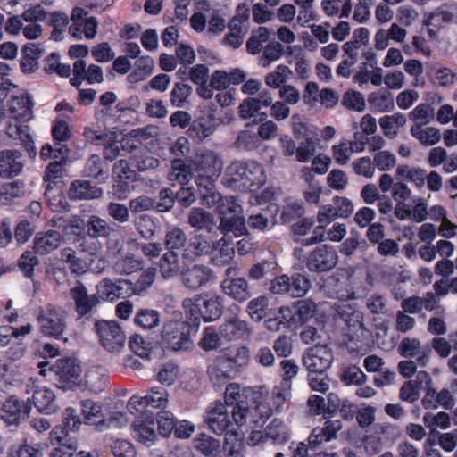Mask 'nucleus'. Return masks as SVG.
<instances>
[{
	"label": "nucleus",
	"mask_w": 457,
	"mask_h": 457,
	"mask_svg": "<svg viewBox=\"0 0 457 457\" xmlns=\"http://www.w3.org/2000/svg\"><path fill=\"white\" fill-rule=\"evenodd\" d=\"M266 181L263 165L254 160L234 161L225 170L224 183L241 191H256Z\"/></svg>",
	"instance_id": "1"
},
{
	"label": "nucleus",
	"mask_w": 457,
	"mask_h": 457,
	"mask_svg": "<svg viewBox=\"0 0 457 457\" xmlns=\"http://www.w3.org/2000/svg\"><path fill=\"white\" fill-rule=\"evenodd\" d=\"M232 428H241L262 426L272 415V408L262 395L255 396L251 404L237 401L230 410Z\"/></svg>",
	"instance_id": "2"
},
{
	"label": "nucleus",
	"mask_w": 457,
	"mask_h": 457,
	"mask_svg": "<svg viewBox=\"0 0 457 457\" xmlns=\"http://www.w3.org/2000/svg\"><path fill=\"white\" fill-rule=\"evenodd\" d=\"M186 318L195 324L201 320L210 322L219 319L223 311L222 297L215 294L196 295L182 302Z\"/></svg>",
	"instance_id": "3"
},
{
	"label": "nucleus",
	"mask_w": 457,
	"mask_h": 457,
	"mask_svg": "<svg viewBox=\"0 0 457 457\" xmlns=\"http://www.w3.org/2000/svg\"><path fill=\"white\" fill-rule=\"evenodd\" d=\"M196 178L197 186L210 187L212 180H216L222 170L223 162L220 156L212 150H204L195 154L191 159Z\"/></svg>",
	"instance_id": "4"
},
{
	"label": "nucleus",
	"mask_w": 457,
	"mask_h": 457,
	"mask_svg": "<svg viewBox=\"0 0 457 457\" xmlns=\"http://www.w3.org/2000/svg\"><path fill=\"white\" fill-rule=\"evenodd\" d=\"M204 421L207 428L217 436H226L230 431H237L232 428L230 410L220 401H214L208 404L204 415Z\"/></svg>",
	"instance_id": "5"
},
{
	"label": "nucleus",
	"mask_w": 457,
	"mask_h": 457,
	"mask_svg": "<svg viewBox=\"0 0 457 457\" xmlns=\"http://www.w3.org/2000/svg\"><path fill=\"white\" fill-rule=\"evenodd\" d=\"M95 328L102 346L107 351L117 352L124 346L126 337L118 322L100 320Z\"/></svg>",
	"instance_id": "6"
},
{
	"label": "nucleus",
	"mask_w": 457,
	"mask_h": 457,
	"mask_svg": "<svg viewBox=\"0 0 457 457\" xmlns=\"http://www.w3.org/2000/svg\"><path fill=\"white\" fill-rule=\"evenodd\" d=\"M169 401L168 392L163 388L152 387L145 395H134L127 403L129 412L137 413L143 411L147 407L155 409L165 408Z\"/></svg>",
	"instance_id": "7"
},
{
	"label": "nucleus",
	"mask_w": 457,
	"mask_h": 457,
	"mask_svg": "<svg viewBox=\"0 0 457 457\" xmlns=\"http://www.w3.org/2000/svg\"><path fill=\"white\" fill-rule=\"evenodd\" d=\"M337 261L336 249L328 245H321L311 252L306 260V267L310 271L326 272L332 270Z\"/></svg>",
	"instance_id": "8"
},
{
	"label": "nucleus",
	"mask_w": 457,
	"mask_h": 457,
	"mask_svg": "<svg viewBox=\"0 0 457 457\" xmlns=\"http://www.w3.org/2000/svg\"><path fill=\"white\" fill-rule=\"evenodd\" d=\"M238 274V269L236 266H230L226 270L227 278L221 282L222 292L237 302H245L250 295L249 285L245 278L236 277Z\"/></svg>",
	"instance_id": "9"
},
{
	"label": "nucleus",
	"mask_w": 457,
	"mask_h": 457,
	"mask_svg": "<svg viewBox=\"0 0 457 457\" xmlns=\"http://www.w3.org/2000/svg\"><path fill=\"white\" fill-rule=\"evenodd\" d=\"M82 369L74 356L59 360V389L68 390L81 384Z\"/></svg>",
	"instance_id": "10"
},
{
	"label": "nucleus",
	"mask_w": 457,
	"mask_h": 457,
	"mask_svg": "<svg viewBox=\"0 0 457 457\" xmlns=\"http://www.w3.org/2000/svg\"><path fill=\"white\" fill-rule=\"evenodd\" d=\"M131 436L140 444L150 446L157 439L155 432V422L154 414L150 411H145L137 418L131 425Z\"/></svg>",
	"instance_id": "11"
},
{
	"label": "nucleus",
	"mask_w": 457,
	"mask_h": 457,
	"mask_svg": "<svg viewBox=\"0 0 457 457\" xmlns=\"http://www.w3.org/2000/svg\"><path fill=\"white\" fill-rule=\"evenodd\" d=\"M332 361V351L326 345H317L303 355V363L309 371H326Z\"/></svg>",
	"instance_id": "12"
},
{
	"label": "nucleus",
	"mask_w": 457,
	"mask_h": 457,
	"mask_svg": "<svg viewBox=\"0 0 457 457\" xmlns=\"http://www.w3.org/2000/svg\"><path fill=\"white\" fill-rule=\"evenodd\" d=\"M239 370L225 352L215 358L208 368V375L212 382L220 385L233 378Z\"/></svg>",
	"instance_id": "13"
},
{
	"label": "nucleus",
	"mask_w": 457,
	"mask_h": 457,
	"mask_svg": "<svg viewBox=\"0 0 457 457\" xmlns=\"http://www.w3.org/2000/svg\"><path fill=\"white\" fill-rule=\"evenodd\" d=\"M31 408L29 399L23 401L12 395L3 403L1 418L9 425L16 424L29 416Z\"/></svg>",
	"instance_id": "14"
},
{
	"label": "nucleus",
	"mask_w": 457,
	"mask_h": 457,
	"mask_svg": "<svg viewBox=\"0 0 457 457\" xmlns=\"http://www.w3.org/2000/svg\"><path fill=\"white\" fill-rule=\"evenodd\" d=\"M184 328L185 323L182 321L171 320L164 324L162 337L169 348L178 351L187 347L189 339Z\"/></svg>",
	"instance_id": "15"
},
{
	"label": "nucleus",
	"mask_w": 457,
	"mask_h": 457,
	"mask_svg": "<svg viewBox=\"0 0 457 457\" xmlns=\"http://www.w3.org/2000/svg\"><path fill=\"white\" fill-rule=\"evenodd\" d=\"M183 286L191 290H196L206 285L213 277L212 270L204 265L194 264L181 272Z\"/></svg>",
	"instance_id": "16"
},
{
	"label": "nucleus",
	"mask_w": 457,
	"mask_h": 457,
	"mask_svg": "<svg viewBox=\"0 0 457 457\" xmlns=\"http://www.w3.org/2000/svg\"><path fill=\"white\" fill-rule=\"evenodd\" d=\"M220 124V119L213 113H209L206 117L194 120L189 126L187 135L194 140L202 141L212 136Z\"/></svg>",
	"instance_id": "17"
},
{
	"label": "nucleus",
	"mask_w": 457,
	"mask_h": 457,
	"mask_svg": "<svg viewBox=\"0 0 457 457\" xmlns=\"http://www.w3.org/2000/svg\"><path fill=\"white\" fill-rule=\"evenodd\" d=\"M33 103L28 94L12 96L8 102V111L11 119L19 122H27L33 117Z\"/></svg>",
	"instance_id": "18"
},
{
	"label": "nucleus",
	"mask_w": 457,
	"mask_h": 457,
	"mask_svg": "<svg viewBox=\"0 0 457 457\" xmlns=\"http://www.w3.org/2000/svg\"><path fill=\"white\" fill-rule=\"evenodd\" d=\"M131 282L126 279H119L116 282L104 278L97 285V293L105 301L113 302L124 297L131 290Z\"/></svg>",
	"instance_id": "19"
},
{
	"label": "nucleus",
	"mask_w": 457,
	"mask_h": 457,
	"mask_svg": "<svg viewBox=\"0 0 457 457\" xmlns=\"http://www.w3.org/2000/svg\"><path fill=\"white\" fill-rule=\"evenodd\" d=\"M43 187L46 202L51 210L55 212L57 208V161H54L46 166L43 178Z\"/></svg>",
	"instance_id": "20"
},
{
	"label": "nucleus",
	"mask_w": 457,
	"mask_h": 457,
	"mask_svg": "<svg viewBox=\"0 0 457 457\" xmlns=\"http://www.w3.org/2000/svg\"><path fill=\"white\" fill-rule=\"evenodd\" d=\"M18 151L4 150L0 152V177L9 179L19 175L23 163Z\"/></svg>",
	"instance_id": "21"
},
{
	"label": "nucleus",
	"mask_w": 457,
	"mask_h": 457,
	"mask_svg": "<svg viewBox=\"0 0 457 457\" xmlns=\"http://www.w3.org/2000/svg\"><path fill=\"white\" fill-rule=\"evenodd\" d=\"M341 428L342 425L339 420H327L324 427L314 428L308 437L310 448L314 449L320 444L334 439Z\"/></svg>",
	"instance_id": "22"
},
{
	"label": "nucleus",
	"mask_w": 457,
	"mask_h": 457,
	"mask_svg": "<svg viewBox=\"0 0 457 457\" xmlns=\"http://www.w3.org/2000/svg\"><path fill=\"white\" fill-rule=\"evenodd\" d=\"M426 178V170L420 167L401 164L395 170V179L397 180L411 183L418 190H421L424 187Z\"/></svg>",
	"instance_id": "23"
},
{
	"label": "nucleus",
	"mask_w": 457,
	"mask_h": 457,
	"mask_svg": "<svg viewBox=\"0 0 457 457\" xmlns=\"http://www.w3.org/2000/svg\"><path fill=\"white\" fill-rule=\"evenodd\" d=\"M71 295L76 303V310L79 316H84L97 304L98 297L96 295H89L86 287L79 284L71 289Z\"/></svg>",
	"instance_id": "24"
},
{
	"label": "nucleus",
	"mask_w": 457,
	"mask_h": 457,
	"mask_svg": "<svg viewBox=\"0 0 457 457\" xmlns=\"http://www.w3.org/2000/svg\"><path fill=\"white\" fill-rule=\"evenodd\" d=\"M268 440L275 445H285L292 436L289 425L280 418H274L265 427Z\"/></svg>",
	"instance_id": "25"
},
{
	"label": "nucleus",
	"mask_w": 457,
	"mask_h": 457,
	"mask_svg": "<svg viewBox=\"0 0 457 457\" xmlns=\"http://www.w3.org/2000/svg\"><path fill=\"white\" fill-rule=\"evenodd\" d=\"M292 385L286 381H280V383L275 386L270 393V396L262 395L267 399L270 406L272 408V413L281 412L284 409L285 404L291 398Z\"/></svg>",
	"instance_id": "26"
},
{
	"label": "nucleus",
	"mask_w": 457,
	"mask_h": 457,
	"mask_svg": "<svg viewBox=\"0 0 457 457\" xmlns=\"http://www.w3.org/2000/svg\"><path fill=\"white\" fill-rule=\"evenodd\" d=\"M220 334L228 339L232 338H248L251 336V329L246 321L234 316L220 326Z\"/></svg>",
	"instance_id": "27"
},
{
	"label": "nucleus",
	"mask_w": 457,
	"mask_h": 457,
	"mask_svg": "<svg viewBox=\"0 0 457 457\" xmlns=\"http://www.w3.org/2000/svg\"><path fill=\"white\" fill-rule=\"evenodd\" d=\"M193 447L205 457H218L220 455V441L205 433L198 434L193 439Z\"/></svg>",
	"instance_id": "28"
},
{
	"label": "nucleus",
	"mask_w": 457,
	"mask_h": 457,
	"mask_svg": "<svg viewBox=\"0 0 457 457\" xmlns=\"http://www.w3.org/2000/svg\"><path fill=\"white\" fill-rule=\"evenodd\" d=\"M234 255L235 250L231 242L222 237L213 245L211 252V260L215 266L221 267L228 264Z\"/></svg>",
	"instance_id": "29"
},
{
	"label": "nucleus",
	"mask_w": 457,
	"mask_h": 457,
	"mask_svg": "<svg viewBox=\"0 0 457 457\" xmlns=\"http://www.w3.org/2000/svg\"><path fill=\"white\" fill-rule=\"evenodd\" d=\"M68 195L71 199H96L102 196L103 190L89 181L77 180L71 183Z\"/></svg>",
	"instance_id": "30"
},
{
	"label": "nucleus",
	"mask_w": 457,
	"mask_h": 457,
	"mask_svg": "<svg viewBox=\"0 0 457 457\" xmlns=\"http://www.w3.org/2000/svg\"><path fill=\"white\" fill-rule=\"evenodd\" d=\"M363 151V141L358 145V142L341 141L333 145L332 155L335 162L339 165H345L348 162L353 153Z\"/></svg>",
	"instance_id": "31"
},
{
	"label": "nucleus",
	"mask_w": 457,
	"mask_h": 457,
	"mask_svg": "<svg viewBox=\"0 0 457 457\" xmlns=\"http://www.w3.org/2000/svg\"><path fill=\"white\" fill-rule=\"evenodd\" d=\"M411 135L419 140L421 145H433L439 142L441 134L438 129L427 127L420 123H415L411 127Z\"/></svg>",
	"instance_id": "32"
},
{
	"label": "nucleus",
	"mask_w": 457,
	"mask_h": 457,
	"mask_svg": "<svg viewBox=\"0 0 457 457\" xmlns=\"http://www.w3.org/2000/svg\"><path fill=\"white\" fill-rule=\"evenodd\" d=\"M72 71L77 74H83L85 80L90 85L102 83L104 81L102 68L93 63L87 67V63L83 60H77L73 63Z\"/></svg>",
	"instance_id": "33"
},
{
	"label": "nucleus",
	"mask_w": 457,
	"mask_h": 457,
	"mask_svg": "<svg viewBox=\"0 0 457 457\" xmlns=\"http://www.w3.org/2000/svg\"><path fill=\"white\" fill-rule=\"evenodd\" d=\"M379 126L384 135L388 138H394L398 134V131L406 123L404 114L395 112L392 115H385L379 119Z\"/></svg>",
	"instance_id": "34"
},
{
	"label": "nucleus",
	"mask_w": 457,
	"mask_h": 457,
	"mask_svg": "<svg viewBox=\"0 0 457 457\" xmlns=\"http://www.w3.org/2000/svg\"><path fill=\"white\" fill-rule=\"evenodd\" d=\"M218 228L224 235L232 233L236 237H240L246 232L245 218L243 215L221 217Z\"/></svg>",
	"instance_id": "35"
},
{
	"label": "nucleus",
	"mask_w": 457,
	"mask_h": 457,
	"mask_svg": "<svg viewBox=\"0 0 457 457\" xmlns=\"http://www.w3.org/2000/svg\"><path fill=\"white\" fill-rule=\"evenodd\" d=\"M159 271L165 279L171 278L182 271L180 270L179 256L175 252L170 251L162 256L159 262Z\"/></svg>",
	"instance_id": "36"
},
{
	"label": "nucleus",
	"mask_w": 457,
	"mask_h": 457,
	"mask_svg": "<svg viewBox=\"0 0 457 457\" xmlns=\"http://www.w3.org/2000/svg\"><path fill=\"white\" fill-rule=\"evenodd\" d=\"M193 172H195V170L191 159L188 160L187 162L180 159H175L171 162V170L169 173V179L183 185L189 180Z\"/></svg>",
	"instance_id": "37"
},
{
	"label": "nucleus",
	"mask_w": 457,
	"mask_h": 457,
	"mask_svg": "<svg viewBox=\"0 0 457 457\" xmlns=\"http://www.w3.org/2000/svg\"><path fill=\"white\" fill-rule=\"evenodd\" d=\"M54 393L49 389H39L33 395V403L38 411L50 414L55 411Z\"/></svg>",
	"instance_id": "38"
},
{
	"label": "nucleus",
	"mask_w": 457,
	"mask_h": 457,
	"mask_svg": "<svg viewBox=\"0 0 457 457\" xmlns=\"http://www.w3.org/2000/svg\"><path fill=\"white\" fill-rule=\"evenodd\" d=\"M29 130V128L25 125H10L7 129V134L12 137L21 140L29 155L34 158L37 155V150L34 146V141Z\"/></svg>",
	"instance_id": "39"
},
{
	"label": "nucleus",
	"mask_w": 457,
	"mask_h": 457,
	"mask_svg": "<svg viewBox=\"0 0 457 457\" xmlns=\"http://www.w3.org/2000/svg\"><path fill=\"white\" fill-rule=\"evenodd\" d=\"M86 228L88 237L93 239L108 237L112 232V228L108 222L96 215H91L88 218Z\"/></svg>",
	"instance_id": "40"
},
{
	"label": "nucleus",
	"mask_w": 457,
	"mask_h": 457,
	"mask_svg": "<svg viewBox=\"0 0 457 457\" xmlns=\"http://www.w3.org/2000/svg\"><path fill=\"white\" fill-rule=\"evenodd\" d=\"M38 322L44 335L54 337L57 336V313L54 306H47L41 311Z\"/></svg>",
	"instance_id": "41"
},
{
	"label": "nucleus",
	"mask_w": 457,
	"mask_h": 457,
	"mask_svg": "<svg viewBox=\"0 0 457 457\" xmlns=\"http://www.w3.org/2000/svg\"><path fill=\"white\" fill-rule=\"evenodd\" d=\"M244 444L238 431L228 432L224 438L223 450L227 457H244Z\"/></svg>",
	"instance_id": "42"
},
{
	"label": "nucleus",
	"mask_w": 457,
	"mask_h": 457,
	"mask_svg": "<svg viewBox=\"0 0 457 457\" xmlns=\"http://www.w3.org/2000/svg\"><path fill=\"white\" fill-rule=\"evenodd\" d=\"M82 414L87 425L98 426L104 421L101 404L91 400L81 402Z\"/></svg>",
	"instance_id": "43"
},
{
	"label": "nucleus",
	"mask_w": 457,
	"mask_h": 457,
	"mask_svg": "<svg viewBox=\"0 0 457 457\" xmlns=\"http://www.w3.org/2000/svg\"><path fill=\"white\" fill-rule=\"evenodd\" d=\"M291 70L283 64L278 65L273 71L267 73L264 77L265 85L273 89H279L289 79Z\"/></svg>",
	"instance_id": "44"
},
{
	"label": "nucleus",
	"mask_w": 457,
	"mask_h": 457,
	"mask_svg": "<svg viewBox=\"0 0 457 457\" xmlns=\"http://www.w3.org/2000/svg\"><path fill=\"white\" fill-rule=\"evenodd\" d=\"M57 248V233L48 231L37 235L34 240V250L39 254H47Z\"/></svg>",
	"instance_id": "45"
},
{
	"label": "nucleus",
	"mask_w": 457,
	"mask_h": 457,
	"mask_svg": "<svg viewBox=\"0 0 457 457\" xmlns=\"http://www.w3.org/2000/svg\"><path fill=\"white\" fill-rule=\"evenodd\" d=\"M192 87L185 83H175L170 93V102L173 107L182 108L189 102Z\"/></svg>",
	"instance_id": "46"
},
{
	"label": "nucleus",
	"mask_w": 457,
	"mask_h": 457,
	"mask_svg": "<svg viewBox=\"0 0 457 457\" xmlns=\"http://www.w3.org/2000/svg\"><path fill=\"white\" fill-rule=\"evenodd\" d=\"M370 106L380 112H389L394 108V97L388 91H378L369 96Z\"/></svg>",
	"instance_id": "47"
},
{
	"label": "nucleus",
	"mask_w": 457,
	"mask_h": 457,
	"mask_svg": "<svg viewBox=\"0 0 457 457\" xmlns=\"http://www.w3.org/2000/svg\"><path fill=\"white\" fill-rule=\"evenodd\" d=\"M423 423L433 434L438 428L444 430L449 428L451 420L449 414L445 411H439L436 414L427 412L423 416Z\"/></svg>",
	"instance_id": "48"
},
{
	"label": "nucleus",
	"mask_w": 457,
	"mask_h": 457,
	"mask_svg": "<svg viewBox=\"0 0 457 457\" xmlns=\"http://www.w3.org/2000/svg\"><path fill=\"white\" fill-rule=\"evenodd\" d=\"M221 337L220 328L217 330L214 326H208L203 331L199 345L204 351L217 349L221 345Z\"/></svg>",
	"instance_id": "49"
},
{
	"label": "nucleus",
	"mask_w": 457,
	"mask_h": 457,
	"mask_svg": "<svg viewBox=\"0 0 457 457\" xmlns=\"http://www.w3.org/2000/svg\"><path fill=\"white\" fill-rule=\"evenodd\" d=\"M23 194L24 184L21 181L4 183L0 187V203L9 204L13 199L23 195Z\"/></svg>",
	"instance_id": "50"
},
{
	"label": "nucleus",
	"mask_w": 457,
	"mask_h": 457,
	"mask_svg": "<svg viewBox=\"0 0 457 457\" xmlns=\"http://www.w3.org/2000/svg\"><path fill=\"white\" fill-rule=\"evenodd\" d=\"M115 271L119 274H131L142 268V262L131 253L120 256L114 263Z\"/></svg>",
	"instance_id": "51"
},
{
	"label": "nucleus",
	"mask_w": 457,
	"mask_h": 457,
	"mask_svg": "<svg viewBox=\"0 0 457 457\" xmlns=\"http://www.w3.org/2000/svg\"><path fill=\"white\" fill-rule=\"evenodd\" d=\"M135 323L144 329H151L160 323V313L153 309H140L135 318Z\"/></svg>",
	"instance_id": "52"
},
{
	"label": "nucleus",
	"mask_w": 457,
	"mask_h": 457,
	"mask_svg": "<svg viewBox=\"0 0 457 457\" xmlns=\"http://www.w3.org/2000/svg\"><path fill=\"white\" fill-rule=\"evenodd\" d=\"M188 222L192 227L199 229H210L214 224L213 216L200 208H194L190 212Z\"/></svg>",
	"instance_id": "53"
},
{
	"label": "nucleus",
	"mask_w": 457,
	"mask_h": 457,
	"mask_svg": "<svg viewBox=\"0 0 457 457\" xmlns=\"http://www.w3.org/2000/svg\"><path fill=\"white\" fill-rule=\"evenodd\" d=\"M269 207L270 208L271 212H273L272 218L268 219V218L264 217L262 214L251 215L248 219V223L252 228L258 229L261 231H265L267 229L273 228V226L275 225V222H276L275 215L278 212V205L273 204H270Z\"/></svg>",
	"instance_id": "54"
},
{
	"label": "nucleus",
	"mask_w": 457,
	"mask_h": 457,
	"mask_svg": "<svg viewBox=\"0 0 457 457\" xmlns=\"http://www.w3.org/2000/svg\"><path fill=\"white\" fill-rule=\"evenodd\" d=\"M268 306V298L265 296H259L248 303L246 312L253 320L260 321L266 316Z\"/></svg>",
	"instance_id": "55"
},
{
	"label": "nucleus",
	"mask_w": 457,
	"mask_h": 457,
	"mask_svg": "<svg viewBox=\"0 0 457 457\" xmlns=\"http://www.w3.org/2000/svg\"><path fill=\"white\" fill-rule=\"evenodd\" d=\"M61 255L73 274L81 275L87 272L88 269L87 263L83 259L77 257L71 249L62 250Z\"/></svg>",
	"instance_id": "56"
},
{
	"label": "nucleus",
	"mask_w": 457,
	"mask_h": 457,
	"mask_svg": "<svg viewBox=\"0 0 457 457\" xmlns=\"http://www.w3.org/2000/svg\"><path fill=\"white\" fill-rule=\"evenodd\" d=\"M179 367L173 362L162 364L156 373V379L162 385H172L179 377Z\"/></svg>",
	"instance_id": "57"
},
{
	"label": "nucleus",
	"mask_w": 457,
	"mask_h": 457,
	"mask_svg": "<svg viewBox=\"0 0 457 457\" xmlns=\"http://www.w3.org/2000/svg\"><path fill=\"white\" fill-rule=\"evenodd\" d=\"M210 245L200 237H194L184 250V258L194 259L196 256L207 253Z\"/></svg>",
	"instance_id": "58"
},
{
	"label": "nucleus",
	"mask_w": 457,
	"mask_h": 457,
	"mask_svg": "<svg viewBox=\"0 0 457 457\" xmlns=\"http://www.w3.org/2000/svg\"><path fill=\"white\" fill-rule=\"evenodd\" d=\"M217 211L221 217L242 215L243 208L233 196H226L217 205Z\"/></svg>",
	"instance_id": "59"
},
{
	"label": "nucleus",
	"mask_w": 457,
	"mask_h": 457,
	"mask_svg": "<svg viewBox=\"0 0 457 457\" xmlns=\"http://www.w3.org/2000/svg\"><path fill=\"white\" fill-rule=\"evenodd\" d=\"M225 353L228 354V357H230V360L238 370L241 368L247 366L251 359L250 350L245 345H240L234 349H228Z\"/></svg>",
	"instance_id": "60"
},
{
	"label": "nucleus",
	"mask_w": 457,
	"mask_h": 457,
	"mask_svg": "<svg viewBox=\"0 0 457 457\" xmlns=\"http://www.w3.org/2000/svg\"><path fill=\"white\" fill-rule=\"evenodd\" d=\"M352 167L355 174L371 179L375 174V164L368 156L360 157L353 161Z\"/></svg>",
	"instance_id": "61"
},
{
	"label": "nucleus",
	"mask_w": 457,
	"mask_h": 457,
	"mask_svg": "<svg viewBox=\"0 0 457 457\" xmlns=\"http://www.w3.org/2000/svg\"><path fill=\"white\" fill-rule=\"evenodd\" d=\"M310 289V281L303 275L296 274L290 278L289 295L293 297H302Z\"/></svg>",
	"instance_id": "62"
},
{
	"label": "nucleus",
	"mask_w": 457,
	"mask_h": 457,
	"mask_svg": "<svg viewBox=\"0 0 457 457\" xmlns=\"http://www.w3.org/2000/svg\"><path fill=\"white\" fill-rule=\"evenodd\" d=\"M374 164L379 170L386 172L395 166L396 157L390 151H378L374 155Z\"/></svg>",
	"instance_id": "63"
},
{
	"label": "nucleus",
	"mask_w": 457,
	"mask_h": 457,
	"mask_svg": "<svg viewBox=\"0 0 457 457\" xmlns=\"http://www.w3.org/2000/svg\"><path fill=\"white\" fill-rule=\"evenodd\" d=\"M111 449L114 457H136L137 455L134 445L125 439L114 440Z\"/></svg>",
	"instance_id": "64"
}]
</instances>
